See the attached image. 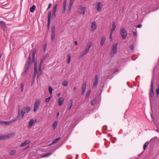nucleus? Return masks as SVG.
<instances>
[{
	"label": "nucleus",
	"mask_w": 159,
	"mask_h": 159,
	"mask_svg": "<svg viewBox=\"0 0 159 159\" xmlns=\"http://www.w3.org/2000/svg\"><path fill=\"white\" fill-rule=\"evenodd\" d=\"M97 25L96 24V23L94 21L92 22L91 28V31L92 32H93L96 29Z\"/></svg>",
	"instance_id": "nucleus-10"
},
{
	"label": "nucleus",
	"mask_w": 159,
	"mask_h": 159,
	"mask_svg": "<svg viewBox=\"0 0 159 159\" xmlns=\"http://www.w3.org/2000/svg\"><path fill=\"white\" fill-rule=\"evenodd\" d=\"M97 102V100L95 98H94L93 100H92L91 102V104L92 106L94 105Z\"/></svg>",
	"instance_id": "nucleus-31"
},
{
	"label": "nucleus",
	"mask_w": 159,
	"mask_h": 159,
	"mask_svg": "<svg viewBox=\"0 0 159 159\" xmlns=\"http://www.w3.org/2000/svg\"><path fill=\"white\" fill-rule=\"evenodd\" d=\"M61 94L60 93H58L57 95L58 97H59L61 95Z\"/></svg>",
	"instance_id": "nucleus-57"
},
{
	"label": "nucleus",
	"mask_w": 159,
	"mask_h": 159,
	"mask_svg": "<svg viewBox=\"0 0 159 159\" xmlns=\"http://www.w3.org/2000/svg\"><path fill=\"white\" fill-rule=\"evenodd\" d=\"M148 142H146L144 145L143 146V149L144 150H145L146 148L148 147Z\"/></svg>",
	"instance_id": "nucleus-35"
},
{
	"label": "nucleus",
	"mask_w": 159,
	"mask_h": 159,
	"mask_svg": "<svg viewBox=\"0 0 159 159\" xmlns=\"http://www.w3.org/2000/svg\"><path fill=\"white\" fill-rule=\"evenodd\" d=\"M106 40V37H102L101 39L100 44L101 46H103L104 44V42H105Z\"/></svg>",
	"instance_id": "nucleus-20"
},
{
	"label": "nucleus",
	"mask_w": 159,
	"mask_h": 159,
	"mask_svg": "<svg viewBox=\"0 0 159 159\" xmlns=\"http://www.w3.org/2000/svg\"><path fill=\"white\" fill-rule=\"evenodd\" d=\"M74 91H75L76 89V88L75 87H74Z\"/></svg>",
	"instance_id": "nucleus-63"
},
{
	"label": "nucleus",
	"mask_w": 159,
	"mask_h": 159,
	"mask_svg": "<svg viewBox=\"0 0 159 159\" xmlns=\"http://www.w3.org/2000/svg\"><path fill=\"white\" fill-rule=\"evenodd\" d=\"M58 122L57 121H55L54 123H53L52 125V129L54 130L55 129L57 125Z\"/></svg>",
	"instance_id": "nucleus-27"
},
{
	"label": "nucleus",
	"mask_w": 159,
	"mask_h": 159,
	"mask_svg": "<svg viewBox=\"0 0 159 159\" xmlns=\"http://www.w3.org/2000/svg\"><path fill=\"white\" fill-rule=\"evenodd\" d=\"M29 67H30V66H29V64H27L25 67V70L24 71V72L22 73L23 74H24L25 75L26 74V72L27 71Z\"/></svg>",
	"instance_id": "nucleus-19"
},
{
	"label": "nucleus",
	"mask_w": 159,
	"mask_h": 159,
	"mask_svg": "<svg viewBox=\"0 0 159 159\" xmlns=\"http://www.w3.org/2000/svg\"><path fill=\"white\" fill-rule=\"evenodd\" d=\"M134 36H137V33L136 32L133 31Z\"/></svg>",
	"instance_id": "nucleus-49"
},
{
	"label": "nucleus",
	"mask_w": 159,
	"mask_h": 159,
	"mask_svg": "<svg viewBox=\"0 0 159 159\" xmlns=\"http://www.w3.org/2000/svg\"><path fill=\"white\" fill-rule=\"evenodd\" d=\"M52 15V13L51 11L48 12V26L49 27L50 24V23L51 16Z\"/></svg>",
	"instance_id": "nucleus-13"
},
{
	"label": "nucleus",
	"mask_w": 159,
	"mask_h": 159,
	"mask_svg": "<svg viewBox=\"0 0 159 159\" xmlns=\"http://www.w3.org/2000/svg\"><path fill=\"white\" fill-rule=\"evenodd\" d=\"M48 90L49 92V93L50 94H52V89L51 87H48Z\"/></svg>",
	"instance_id": "nucleus-37"
},
{
	"label": "nucleus",
	"mask_w": 159,
	"mask_h": 159,
	"mask_svg": "<svg viewBox=\"0 0 159 159\" xmlns=\"http://www.w3.org/2000/svg\"><path fill=\"white\" fill-rule=\"evenodd\" d=\"M0 24H1V25H2L3 26H5V22L2 21H1L0 22Z\"/></svg>",
	"instance_id": "nucleus-41"
},
{
	"label": "nucleus",
	"mask_w": 159,
	"mask_h": 159,
	"mask_svg": "<svg viewBox=\"0 0 159 159\" xmlns=\"http://www.w3.org/2000/svg\"><path fill=\"white\" fill-rule=\"evenodd\" d=\"M57 118L59 116V112H58L57 113Z\"/></svg>",
	"instance_id": "nucleus-56"
},
{
	"label": "nucleus",
	"mask_w": 159,
	"mask_h": 159,
	"mask_svg": "<svg viewBox=\"0 0 159 159\" xmlns=\"http://www.w3.org/2000/svg\"><path fill=\"white\" fill-rule=\"evenodd\" d=\"M60 137L56 139L53 141V142H52V143H57L58 140H60Z\"/></svg>",
	"instance_id": "nucleus-38"
},
{
	"label": "nucleus",
	"mask_w": 159,
	"mask_h": 159,
	"mask_svg": "<svg viewBox=\"0 0 159 159\" xmlns=\"http://www.w3.org/2000/svg\"><path fill=\"white\" fill-rule=\"evenodd\" d=\"M92 45V43L91 42H88L84 50L81 53L80 55V58L83 57L89 52Z\"/></svg>",
	"instance_id": "nucleus-1"
},
{
	"label": "nucleus",
	"mask_w": 159,
	"mask_h": 159,
	"mask_svg": "<svg viewBox=\"0 0 159 159\" xmlns=\"http://www.w3.org/2000/svg\"><path fill=\"white\" fill-rule=\"evenodd\" d=\"M16 151L15 150H13L9 152V154L10 155H13L16 154Z\"/></svg>",
	"instance_id": "nucleus-29"
},
{
	"label": "nucleus",
	"mask_w": 159,
	"mask_h": 159,
	"mask_svg": "<svg viewBox=\"0 0 159 159\" xmlns=\"http://www.w3.org/2000/svg\"><path fill=\"white\" fill-rule=\"evenodd\" d=\"M21 91H23V87H24V85L22 83H21Z\"/></svg>",
	"instance_id": "nucleus-48"
},
{
	"label": "nucleus",
	"mask_w": 159,
	"mask_h": 159,
	"mask_svg": "<svg viewBox=\"0 0 159 159\" xmlns=\"http://www.w3.org/2000/svg\"><path fill=\"white\" fill-rule=\"evenodd\" d=\"M141 25L139 24L137 25L136 27L138 28H140L141 27Z\"/></svg>",
	"instance_id": "nucleus-52"
},
{
	"label": "nucleus",
	"mask_w": 159,
	"mask_h": 159,
	"mask_svg": "<svg viewBox=\"0 0 159 159\" xmlns=\"http://www.w3.org/2000/svg\"><path fill=\"white\" fill-rule=\"evenodd\" d=\"M116 28V25L115 22H113L112 24V28L111 29L110 33H113V32L115 31Z\"/></svg>",
	"instance_id": "nucleus-18"
},
{
	"label": "nucleus",
	"mask_w": 159,
	"mask_h": 159,
	"mask_svg": "<svg viewBox=\"0 0 159 159\" xmlns=\"http://www.w3.org/2000/svg\"><path fill=\"white\" fill-rule=\"evenodd\" d=\"M121 35L123 39H125L127 36V34L125 29L122 28L120 29Z\"/></svg>",
	"instance_id": "nucleus-5"
},
{
	"label": "nucleus",
	"mask_w": 159,
	"mask_h": 159,
	"mask_svg": "<svg viewBox=\"0 0 159 159\" xmlns=\"http://www.w3.org/2000/svg\"><path fill=\"white\" fill-rule=\"evenodd\" d=\"M118 70H118V69H116V70H115L114 71V72H116L118 71Z\"/></svg>",
	"instance_id": "nucleus-58"
},
{
	"label": "nucleus",
	"mask_w": 159,
	"mask_h": 159,
	"mask_svg": "<svg viewBox=\"0 0 159 159\" xmlns=\"http://www.w3.org/2000/svg\"><path fill=\"white\" fill-rule=\"evenodd\" d=\"M34 120L33 119H31L29 122L28 128L29 129L31 128L34 125Z\"/></svg>",
	"instance_id": "nucleus-17"
},
{
	"label": "nucleus",
	"mask_w": 159,
	"mask_h": 159,
	"mask_svg": "<svg viewBox=\"0 0 159 159\" xmlns=\"http://www.w3.org/2000/svg\"><path fill=\"white\" fill-rule=\"evenodd\" d=\"M98 82V77L97 75H95L93 80V87L95 88Z\"/></svg>",
	"instance_id": "nucleus-8"
},
{
	"label": "nucleus",
	"mask_w": 159,
	"mask_h": 159,
	"mask_svg": "<svg viewBox=\"0 0 159 159\" xmlns=\"http://www.w3.org/2000/svg\"><path fill=\"white\" fill-rule=\"evenodd\" d=\"M70 103L69 104V107H68V110H70L72 106V100H70Z\"/></svg>",
	"instance_id": "nucleus-32"
},
{
	"label": "nucleus",
	"mask_w": 159,
	"mask_h": 159,
	"mask_svg": "<svg viewBox=\"0 0 159 159\" xmlns=\"http://www.w3.org/2000/svg\"><path fill=\"white\" fill-rule=\"evenodd\" d=\"M44 60V58H42L40 61V62L39 64V70L40 71L41 69V65L43 63V61Z\"/></svg>",
	"instance_id": "nucleus-28"
},
{
	"label": "nucleus",
	"mask_w": 159,
	"mask_h": 159,
	"mask_svg": "<svg viewBox=\"0 0 159 159\" xmlns=\"http://www.w3.org/2000/svg\"><path fill=\"white\" fill-rule=\"evenodd\" d=\"M91 92V91L90 90H89L88 92H87L86 95H85V97H88L89 96V95L90 94V93Z\"/></svg>",
	"instance_id": "nucleus-36"
},
{
	"label": "nucleus",
	"mask_w": 159,
	"mask_h": 159,
	"mask_svg": "<svg viewBox=\"0 0 159 159\" xmlns=\"http://www.w3.org/2000/svg\"><path fill=\"white\" fill-rule=\"evenodd\" d=\"M30 107L27 106L23 108L21 110V117L23 118L25 116V114L29 112L30 110Z\"/></svg>",
	"instance_id": "nucleus-3"
},
{
	"label": "nucleus",
	"mask_w": 159,
	"mask_h": 159,
	"mask_svg": "<svg viewBox=\"0 0 159 159\" xmlns=\"http://www.w3.org/2000/svg\"><path fill=\"white\" fill-rule=\"evenodd\" d=\"M67 63L68 64L70 63L71 60V56L70 54H69L68 56Z\"/></svg>",
	"instance_id": "nucleus-34"
},
{
	"label": "nucleus",
	"mask_w": 159,
	"mask_h": 159,
	"mask_svg": "<svg viewBox=\"0 0 159 159\" xmlns=\"http://www.w3.org/2000/svg\"><path fill=\"white\" fill-rule=\"evenodd\" d=\"M73 3V2H70L68 7V13L70 12L71 9V7Z\"/></svg>",
	"instance_id": "nucleus-24"
},
{
	"label": "nucleus",
	"mask_w": 159,
	"mask_h": 159,
	"mask_svg": "<svg viewBox=\"0 0 159 159\" xmlns=\"http://www.w3.org/2000/svg\"><path fill=\"white\" fill-rule=\"evenodd\" d=\"M51 97H48V98H46L45 99V102H48L50 99H51Z\"/></svg>",
	"instance_id": "nucleus-39"
},
{
	"label": "nucleus",
	"mask_w": 159,
	"mask_h": 159,
	"mask_svg": "<svg viewBox=\"0 0 159 159\" xmlns=\"http://www.w3.org/2000/svg\"><path fill=\"white\" fill-rule=\"evenodd\" d=\"M36 8V6L35 5H33L30 9V11L31 12H33L35 11Z\"/></svg>",
	"instance_id": "nucleus-25"
},
{
	"label": "nucleus",
	"mask_w": 159,
	"mask_h": 159,
	"mask_svg": "<svg viewBox=\"0 0 159 159\" xmlns=\"http://www.w3.org/2000/svg\"><path fill=\"white\" fill-rule=\"evenodd\" d=\"M86 87V84L84 83L83 85L82 86V91L81 93L82 95H84L85 92V90Z\"/></svg>",
	"instance_id": "nucleus-22"
},
{
	"label": "nucleus",
	"mask_w": 159,
	"mask_h": 159,
	"mask_svg": "<svg viewBox=\"0 0 159 159\" xmlns=\"http://www.w3.org/2000/svg\"><path fill=\"white\" fill-rule=\"evenodd\" d=\"M130 48L131 50H133L134 49V47L133 45H131L130 46Z\"/></svg>",
	"instance_id": "nucleus-45"
},
{
	"label": "nucleus",
	"mask_w": 159,
	"mask_h": 159,
	"mask_svg": "<svg viewBox=\"0 0 159 159\" xmlns=\"http://www.w3.org/2000/svg\"><path fill=\"white\" fill-rule=\"evenodd\" d=\"M117 43L113 44L111 50V55H114L117 53Z\"/></svg>",
	"instance_id": "nucleus-4"
},
{
	"label": "nucleus",
	"mask_w": 159,
	"mask_h": 159,
	"mask_svg": "<svg viewBox=\"0 0 159 159\" xmlns=\"http://www.w3.org/2000/svg\"><path fill=\"white\" fill-rule=\"evenodd\" d=\"M156 91L157 95H158L159 94V89H157Z\"/></svg>",
	"instance_id": "nucleus-50"
},
{
	"label": "nucleus",
	"mask_w": 159,
	"mask_h": 159,
	"mask_svg": "<svg viewBox=\"0 0 159 159\" xmlns=\"http://www.w3.org/2000/svg\"><path fill=\"white\" fill-rule=\"evenodd\" d=\"M46 46L43 48L44 51H45V49H46Z\"/></svg>",
	"instance_id": "nucleus-59"
},
{
	"label": "nucleus",
	"mask_w": 159,
	"mask_h": 159,
	"mask_svg": "<svg viewBox=\"0 0 159 159\" xmlns=\"http://www.w3.org/2000/svg\"><path fill=\"white\" fill-rule=\"evenodd\" d=\"M15 135V133H12L6 135V139H9L13 137Z\"/></svg>",
	"instance_id": "nucleus-14"
},
{
	"label": "nucleus",
	"mask_w": 159,
	"mask_h": 159,
	"mask_svg": "<svg viewBox=\"0 0 159 159\" xmlns=\"http://www.w3.org/2000/svg\"><path fill=\"white\" fill-rule=\"evenodd\" d=\"M66 7V1L65 0L63 2V10L62 11V13H64L65 12Z\"/></svg>",
	"instance_id": "nucleus-16"
},
{
	"label": "nucleus",
	"mask_w": 159,
	"mask_h": 159,
	"mask_svg": "<svg viewBox=\"0 0 159 159\" xmlns=\"http://www.w3.org/2000/svg\"><path fill=\"white\" fill-rule=\"evenodd\" d=\"M20 116V109H19L18 115L17 116V118H16L15 119H17V118Z\"/></svg>",
	"instance_id": "nucleus-44"
},
{
	"label": "nucleus",
	"mask_w": 159,
	"mask_h": 159,
	"mask_svg": "<svg viewBox=\"0 0 159 159\" xmlns=\"http://www.w3.org/2000/svg\"><path fill=\"white\" fill-rule=\"evenodd\" d=\"M29 147H30V146H27L26 147H25V149H28L29 148Z\"/></svg>",
	"instance_id": "nucleus-54"
},
{
	"label": "nucleus",
	"mask_w": 159,
	"mask_h": 159,
	"mask_svg": "<svg viewBox=\"0 0 159 159\" xmlns=\"http://www.w3.org/2000/svg\"><path fill=\"white\" fill-rule=\"evenodd\" d=\"M34 75L36 74V72L37 71V67H34Z\"/></svg>",
	"instance_id": "nucleus-40"
},
{
	"label": "nucleus",
	"mask_w": 159,
	"mask_h": 159,
	"mask_svg": "<svg viewBox=\"0 0 159 159\" xmlns=\"http://www.w3.org/2000/svg\"><path fill=\"white\" fill-rule=\"evenodd\" d=\"M52 6V4L51 3H50L48 5V8L47 10H48L49 9H50L51 7Z\"/></svg>",
	"instance_id": "nucleus-46"
},
{
	"label": "nucleus",
	"mask_w": 159,
	"mask_h": 159,
	"mask_svg": "<svg viewBox=\"0 0 159 159\" xmlns=\"http://www.w3.org/2000/svg\"><path fill=\"white\" fill-rule=\"evenodd\" d=\"M55 27L53 26L52 27V33L51 34V39L52 40H54L55 38Z\"/></svg>",
	"instance_id": "nucleus-11"
},
{
	"label": "nucleus",
	"mask_w": 159,
	"mask_h": 159,
	"mask_svg": "<svg viewBox=\"0 0 159 159\" xmlns=\"http://www.w3.org/2000/svg\"><path fill=\"white\" fill-rule=\"evenodd\" d=\"M6 135H2L0 136V140L6 139Z\"/></svg>",
	"instance_id": "nucleus-33"
},
{
	"label": "nucleus",
	"mask_w": 159,
	"mask_h": 159,
	"mask_svg": "<svg viewBox=\"0 0 159 159\" xmlns=\"http://www.w3.org/2000/svg\"><path fill=\"white\" fill-rule=\"evenodd\" d=\"M52 154V152H49L48 153L45 154H44L43 155L40 157H49Z\"/></svg>",
	"instance_id": "nucleus-26"
},
{
	"label": "nucleus",
	"mask_w": 159,
	"mask_h": 159,
	"mask_svg": "<svg viewBox=\"0 0 159 159\" xmlns=\"http://www.w3.org/2000/svg\"><path fill=\"white\" fill-rule=\"evenodd\" d=\"M46 57V56H44L43 57V58H44V60L45 59V58Z\"/></svg>",
	"instance_id": "nucleus-60"
},
{
	"label": "nucleus",
	"mask_w": 159,
	"mask_h": 159,
	"mask_svg": "<svg viewBox=\"0 0 159 159\" xmlns=\"http://www.w3.org/2000/svg\"><path fill=\"white\" fill-rule=\"evenodd\" d=\"M151 92L152 93H153V83H152L151 85Z\"/></svg>",
	"instance_id": "nucleus-43"
},
{
	"label": "nucleus",
	"mask_w": 159,
	"mask_h": 159,
	"mask_svg": "<svg viewBox=\"0 0 159 159\" xmlns=\"http://www.w3.org/2000/svg\"><path fill=\"white\" fill-rule=\"evenodd\" d=\"M74 43H75V45H77V44H78V43H77V41H75L74 42Z\"/></svg>",
	"instance_id": "nucleus-55"
},
{
	"label": "nucleus",
	"mask_w": 159,
	"mask_h": 159,
	"mask_svg": "<svg viewBox=\"0 0 159 159\" xmlns=\"http://www.w3.org/2000/svg\"><path fill=\"white\" fill-rule=\"evenodd\" d=\"M31 61V58L30 57H29L28 59V62L27 64H30V63Z\"/></svg>",
	"instance_id": "nucleus-47"
},
{
	"label": "nucleus",
	"mask_w": 159,
	"mask_h": 159,
	"mask_svg": "<svg viewBox=\"0 0 159 159\" xmlns=\"http://www.w3.org/2000/svg\"><path fill=\"white\" fill-rule=\"evenodd\" d=\"M34 67H37V62H35L34 61Z\"/></svg>",
	"instance_id": "nucleus-51"
},
{
	"label": "nucleus",
	"mask_w": 159,
	"mask_h": 159,
	"mask_svg": "<svg viewBox=\"0 0 159 159\" xmlns=\"http://www.w3.org/2000/svg\"><path fill=\"white\" fill-rule=\"evenodd\" d=\"M57 4H56L54 7L53 12H52V15L55 16V13L56 11L57 7Z\"/></svg>",
	"instance_id": "nucleus-23"
},
{
	"label": "nucleus",
	"mask_w": 159,
	"mask_h": 159,
	"mask_svg": "<svg viewBox=\"0 0 159 159\" xmlns=\"http://www.w3.org/2000/svg\"><path fill=\"white\" fill-rule=\"evenodd\" d=\"M17 120V119H15L14 120H11L9 121H3L0 120V124H3L5 125H9L12 122L16 121Z\"/></svg>",
	"instance_id": "nucleus-9"
},
{
	"label": "nucleus",
	"mask_w": 159,
	"mask_h": 159,
	"mask_svg": "<svg viewBox=\"0 0 159 159\" xmlns=\"http://www.w3.org/2000/svg\"><path fill=\"white\" fill-rule=\"evenodd\" d=\"M75 0H70V2H73L75 1Z\"/></svg>",
	"instance_id": "nucleus-61"
},
{
	"label": "nucleus",
	"mask_w": 159,
	"mask_h": 159,
	"mask_svg": "<svg viewBox=\"0 0 159 159\" xmlns=\"http://www.w3.org/2000/svg\"><path fill=\"white\" fill-rule=\"evenodd\" d=\"M112 33H110V37H109V39L111 40V41H112Z\"/></svg>",
	"instance_id": "nucleus-42"
},
{
	"label": "nucleus",
	"mask_w": 159,
	"mask_h": 159,
	"mask_svg": "<svg viewBox=\"0 0 159 159\" xmlns=\"http://www.w3.org/2000/svg\"><path fill=\"white\" fill-rule=\"evenodd\" d=\"M64 102V98L63 97H60L58 99V104L59 106H61Z\"/></svg>",
	"instance_id": "nucleus-12"
},
{
	"label": "nucleus",
	"mask_w": 159,
	"mask_h": 159,
	"mask_svg": "<svg viewBox=\"0 0 159 159\" xmlns=\"http://www.w3.org/2000/svg\"><path fill=\"white\" fill-rule=\"evenodd\" d=\"M40 102L41 100L39 99H37L35 101L33 108V111L34 112H36L39 108Z\"/></svg>",
	"instance_id": "nucleus-2"
},
{
	"label": "nucleus",
	"mask_w": 159,
	"mask_h": 159,
	"mask_svg": "<svg viewBox=\"0 0 159 159\" xmlns=\"http://www.w3.org/2000/svg\"><path fill=\"white\" fill-rule=\"evenodd\" d=\"M30 142V141L29 140H26L25 141L21 143L20 144V146L21 147H23L26 145L27 144H29Z\"/></svg>",
	"instance_id": "nucleus-15"
},
{
	"label": "nucleus",
	"mask_w": 159,
	"mask_h": 159,
	"mask_svg": "<svg viewBox=\"0 0 159 159\" xmlns=\"http://www.w3.org/2000/svg\"><path fill=\"white\" fill-rule=\"evenodd\" d=\"M36 53V49L34 50L33 51L32 54V61L33 62L34 61H35V55Z\"/></svg>",
	"instance_id": "nucleus-21"
},
{
	"label": "nucleus",
	"mask_w": 159,
	"mask_h": 159,
	"mask_svg": "<svg viewBox=\"0 0 159 159\" xmlns=\"http://www.w3.org/2000/svg\"><path fill=\"white\" fill-rule=\"evenodd\" d=\"M150 95H151V96H153V93H151L150 94Z\"/></svg>",
	"instance_id": "nucleus-62"
},
{
	"label": "nucleus",
	"mask_w": 159,
	"mask_h": 159,
	"mask_svg": "<svg viewBox=\"0 0 159 159\" xmlns=\"http://www.w3.org/2000/svg\"><path fill=\"white\" fill-rule=\"evenodd\" d=\"M85 11V8L82 6H79L78 7V12L81 14H84Z\"/></svg>",
	"instance_id": "nucleus-7"
},
{
	"label": "nucleus",
	"mask_w": 159,
	"mask_h": 159,
	"mask_svg": "<svg viewBox=\"0 0 159 159\" xmlns=\"http://www.w3.org/2000/svg\"><path fill=\"white\" fill-rule=\"evenodd\" d=\"M102 7V4L100 2H97L95 3V7L98 11H101Z\"/></svg>",
	"instance_id": "nucleus-6"
},
{
	"label": "nucleus",
	"mask_w": 159,
	"mask_h": 159,
	"mask_svg": "<svg viewBox=\"0 0 159 159\" xmlns=\"http://www.w3.org/2000/svg\"><path fill=\"white\" fill-rule=\"evenodd\" d=\"M36 75V74H35L34 75V73L33 76V78L34 79H34H35V77Z\"/></svg>",
	"instance_id": "nucleus-53"
},
{
	"label": "nucleus",
	"mask_w": 159,
	"mask_h": 159,
	"mask_svg": "<svg viewBox=\"0 0 159 159\" xmlns=\"http://www.w3.org/2000/svg\"><path fill=\"white\" fill-rule=\"evenodd\" d=\"M68 84V81L67 80H64V81L62 83V85L64 86H66Z\"/></svg>",
	"instance_id": "nucleus-30"
}]
</instances>
